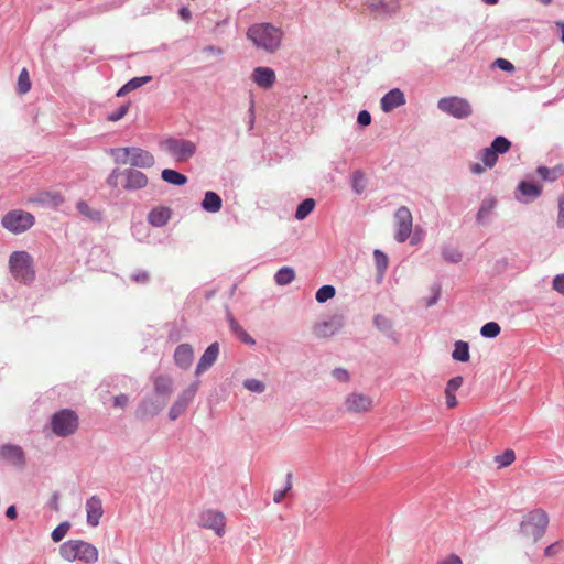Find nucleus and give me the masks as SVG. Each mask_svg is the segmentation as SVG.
<instances>
[{"mask_svg":"<svg viewBox=\"0 0 564 564\" xmlns=\"http://www.w3.org/2000/svg\"><path fill=\"white\" fill-rule=\"evenodd\" d=\"M282 35L281 29L270 23H256L247 31V37L253 45L268 53H274L280 48Z\"/></svg>","mask_w":564,"mask_h":564,"instance_id":"f257e3e1","label":"nucleus"},{"mask_svg":"<svg viewBox=\"0 0 564 564\" xmlns=\"http://www.w3.org/2000/svg\"><path fill=\"white\" fill-rule=\"evenodd\" d=\"M59 555L67 562L80 561L85 564H95L98 562L99 552L91 543L76 539L62 543Z\"/></svg>","mask_w":564,"mask_h":564,"instance_id":"f03ea898","label":"nucleus"},{"mask_svg":"<svg viewBox=\"0 0 564 564\" xmlns=\"http://www.w3.org/2000/svg\"><path fill=\"white\" fill-rule=\"evenodd\" d=\"M9 271L12 278L25 285L35 280V270L32 256L26 251H13L9 256Z\"/></svg>","mask_w":564,"mask_h":564,"instance_id":"7ed1b4c3","label":"nucleus"},{"mask_svg":"<svg viewBox=\"0 0 564 564\" xmlns=\"http://www.w3.org/2000/svg\"><path fill=\"white\" fill-rule=\"evenodd\" d=\"M547 524V513L543 509H534L523 517L520 530L524 536L531 538L533 542H536L544 535Z\"/></svg>","mask_w":564,"mask_h":564,"instance_id":"20e7f679","label":"nucleus"},{"mask_svg":"<svg viewBox=\"0 0 564 564\" xmlns=\"http://www.w3.org/2000/svg\"><path fill=\"white\" fill-rule=\"evenodd\" d=\"M79 425V419L75 411L63 409L51 417V427L55 435L66 437L74 434Z\"/></svg>","mask_w":564,"mask_h":564,"instance_id":"39448f33","label":"nucleus"},{"mask_svg":"<svg viewBox=\"0 0 564 564\" xmlns=\"http://www.w3.org/2000/svg\"><path fill=\"white\" fill-rule=\"evenodd\" d=\"M161 147L177 162L188 161L197 151V147L193 141L173 137L162 141Z\"/></svg>","mask_w":564,"mask_h":564,"instance_id":"423d86ee","label":"nucleus"},{"mask_svg":"<svg viewBox=\"0 0 564 564\" xmlns=\"http://www.w3.org/2000/svg\"><path fill=\"white\" fill-rule=\"evenodd\" d=\"M437 108L440 111L456 119H466L473 113L470 102L466 98L458 96H449L438 99Z\"/></svg>","mask_w":564,"mask_h":564,"instance_id":"0eeeda50","label":"nucleus"},{"mask_svg":"<svg viewBox=\"0 0 564 564\" xmlns=\"http://www.w3.org/2000/svg\"><path fill=\"white\" fill-rule=\"evenodd\" d=\"M35 218L31 213L14 209L8 212L1 218V225L12 234H22L34 225Z\"/></svg>","mask_w":564,"mask_h":564,"instance_id":"6e6552de","label":"nucleus"},{"mask_svg":"<svg viewBox=\"0 0 564 564\" xmlns=\"http://www.w3.org/2000/svg\"><path fill=\"white\" fill-rule=\"evenodd\" d=\"M511 148V142L503 135L496 137L491 144L479 152L481 162L488 169H492L497 162L499 154L507 153Z\"/></svg>","mask_w":564,"mask_h":564,"instance_id":"1a4fd4ad","label":"nucleus"},{"mask_svg":"<svg viewBox=\"0 0 564 564\" xmlns=\"http://www.w3.org/2000/svg\"><path fill=\"white\" fill-rule=\"evenodd\" d=\"M200 386V380L197 378L186 389H184L172 404L169 411V419L171 421L177 420L193 402Z\"/></svg>","mask_w":564,"mask_h":564,"instance_id":"9d476101","label":"nucleus"},{"mask_svg":"<svg viewBox=\"0 0 564 564\" xmlns=\"http://www.w3.org/2000/svg\"><path fill=\"white\" fill-rule=\"evenodd\" d=\"M395 232L394 239L397 242H404L409 239L413 227V217L411 210L406 206L399 207L394 213Z\"/></svg>","mask_w":564,"mask_h":564,"instance_id":"9b49d317","label":"nucleus"},{"mask_svg":"<svg viewBox=\"0 0 564 564\" xmlns=\"http://www.w3.org/2000/svg\"><path fill=\"white\" fill-rule=\"evenodd\" d=\"M373 400L370 395L361 392H350L346 395L343 408L349 414H365L371 411Z\"/></svg>","mask_w":564,"mask_h":564,"instance_id":"f8f14e48","label":"nucleus"},{"mask_svg":"<svg viewBox=\"0 0 564 564\" xmlns=\"http://www.w3.org/2000/svg\"><path fill=\"white\" fill-rule=\"evenodd\" d=\"M166 406L161 400L149 394L145 395L135 409V417L144 421L154 417Z\"/></svg>","mask_w":564,"mask_h":564,"instance_id":"ddd939ff","label":"nucleus"},{"mask_svg":"<svg viewBox=\"0 0 564 564\" xmlns=\"http://www.w3.org/2000/svg\"><path fill=\"white\" fill-rule=\"evenodd\" d=\"M225 516L220 511L205 510L199 516V525L215 531L218 536L225 534Z\"/></svg>","mask_w":564,"mask_h":564,"instance_id":"4468645a","label":"nucleus"},{"mask_svg":"<svg viewBox=\"0 0 564 564\" xmlns=\"http://www.w3.org/2000/svg\"><path fill=\"white\" fill-rule=\"evenodd\" d=\"M153 392L151 395L167 404L173 393V379L167 375L153 376Z\"/></svg>","mask_w":564,"mask_h":564,"instance_id":"2eb2a0df","label":"nucleus"},{"mask_svg":"<svg viewBox=\"0 0 564 564\" xmlns=\"http://www.w3.org/2000/svg\"><path fill=\"white\" fill-rule=\"evenodd\" d=\"M122 176L124 177V182L121 186L126 191L142 189L149 183L148 176L137 169L129 167L122 170Z\"/></svg>","mask_w":564,"mask_h":564,"instance_id":"dca6fc26","label":"nucleus"},{"mask_svg":"<svg viewBox=\"0 0 564 564\" xmlns=\"http://www.w3.org/2000/svg\"><path fill=\"white\" fill-rule=\"evenodd\" d=\"M85 510L87 524L91 528H96L99 524L100 519L104 514L101 499L97 495L89 497L86 500Z\"/></svg>","mask_w":564,"mask_h":564,"instance_id":"f3484780","label":"nucleus"},{"mask_svg":"<svg viewBox=\"0 0 564 564\" xmlns=\"http://www.w3.org/2000/svg\"><path fill=\"white\" fill-rule=\"evenodd\" d=\"M219 356V344L217 341L210 344L203 355L200 356L196 368H195V376L199 377L205 371H207L217 360Z\"/></svg>","mask_w":564,"mask_h":564,"instance_id":"a211bd4d","label":"nucleus"},{"mask_svg":"<svg viewBox=\"0 0 564 564\" xmlns=\"http://www.w3.org/2000/svg\"><path fill=\"white\" fill-rule=\"evenodd\" d=\"M343 326V318L334 316L328 321L316 323L313 327V333L318 338H326L335 335Z\"/></svg>","mask_w":564,"mask_h":564,"instance_id":"6ab92c4d","label":"nucleus"},{"mask_svg":"<svg viewBox=\"0 0 564 564\" xmlns=\"http://www.w3.org/2000/svg\"><path fill=\"white\" fill-rule=\"evenodd\" d=\"M0 457L18 468H23L25 466L24 452L18 445L7 444L1 446Z\"/></svg>","mask_w":564,"mask_h":564,"instance_id":"aec40b11","label":"nucleus"},{"mask_svg":"<svg viewBox=\"0 0 564 564\" xmlns=\"http://www.w3.org/2000/svg\"><path fill=\"white\" fill-rule=\"evenodd\" d=\"M406 102L403 91L399 88L389 90L380 100V107L383 112H390L393 109L403 106Z\"/></svg>","mask_w":564,"mask_h":564,"instance_id":"412c9836","label":"nucleus"},{"mask_svg":"<svg viewBox=\"0 0 564 564\" xmlns=\"http://www.w3.org/2000/svg\"><path fill=\"white\" fill-rule=\"evenodd\" d=\"M400 0H367L366 3L370 11L377 15H391L400 7Z\"/></svg>","mask_w":564,"mask_h":564,"instance_id":"4be33fe9","label":"nucleus"},{"mask_svg":"<svg viewBox=\"0 0 564 564\" xmlns=\"http://www.w3.org/2000/svg\"><path fill=\"white\" fill-rule=\"evenodd\" d=\"M194 359V349L189 344H181L175 348L174 361L175 365L182 370L191 368Z\"/></svg>","mask_w":564,"mask_h":564,"instance_id":"5701e85b","label":"nucleus"},{"mask_svg":"<svg viewBox=\"0 0 564 564\" xmlns=\"http://www.w3.org/2000/svg\"><path fill=\"white\" fill-rule=\"evenodd\" d=\"M155 164L153 154L144 149L133 147L131 152L130 165L139 169H149Z\"/></svg>","mask_w":564,"mask_h":564,"instance_id":"b1692460","label":"nucleus"},{"mask_svg":"<svg viewBox=\"0 0 564 564\" xmlns=\"http://www.w3.org/2000/svg\"><path fill=\"white\" fill-rule=\"evenodd\" d=\"M252 80L261 88H270L275 82V73L270 67H256L251 75Z\"/></svg>","mask_w":564,"mask_h":564,"instance_id":"393cba45","label":"nucleus"},{"mask_svg":"<svg viewBox=\"0 0 564 564\" xmlns=\"http://www.w3.org/2000/svg\"><path fill=\"white\" fill-rule=\"evenodd\" d=\"M32 202L43 207L57 208L65 202V199L59 192L44 191L36 194V196L32 198Z\"/></svg>","mask_w":564,"mask_h":564,"instance_id":"a878e982","label":"nucleus"},{"mask_svg":"<svg viewBox=\"0 0 564 564\" xmlns=\"http://www.w3.org/2000/svg\"><path fill=\"white\" fill-rule=\"evenodd\" d=\"M518 191L523 197H517V199L523 204L532 202L542 194V187L539 184L527 181L519 183Z\"/></svg>","mask_w":564,"mask_h":564,"instance_id":"bb28decb","label":"nucleus"},{"mask_svg":"<svg viewBox=\"0 0 564 564\" xmlns=\"http://www.w3.org/2000/svg\"><path fill=\"white\" fill-rule=\"evenodd\" d=\"M227 322L230 332L239 338L243 344L253 346L256 340L243 329V327L235 319L231 313H227Z\"/></svg>","mask_w":564,"mask_h":564,"instance_id":"cd10ccee","label":"nucleus"},{"mask_svg":"<svg viewBox=\"0 0 564 564\" xmlns=\"http://www.w3.org/2000/svg\"><path fill=\"white\" fill-rule=\"evenodd\" d=\"M171 218V209L169 207H154L148 214V221L154 227H162L167 224Z\"/></svg>","mask_w":564,"mask_h":564,"instance_id":"c85d7f7f","label":"nucleus"},{"mask_svg":"<svg viewBox=\"0 0 564 564\" xmlns=\"http://www.w3.org/2000/svg\"><path fill=\"white\" fill-rule=\"evenodd\" d=\"M223 200L221 197L216 193L208 191L205 193L202 200V208L208 213H217L221 209Z\"/></svg>","mask_w":564,"mask_h":564,"instance_id":"c756f323","label":"nucleus"},{"mask_svg":"<svg viewBox=\"0 0 564 564\" xmlns=\"http://www.w3.org/2000/svg\"><path fill=\"white\" fill-rule=\"evenodd\" d=\"M496 205H497V200L495 197H492V196L486 197L481 202L479 209L477 212V215H476L477 223L485 224L489 219L490 214L495 209Z\"/></svg>","mask_w":564,"mask_h":564,"instance_id":"7c9ffc66","label":"nucleus"},{"mask_svg":"<svg viewBox=\"0 0 564 564\" xmlns=\"http://www.w3.org/2000/svg\"><path fill=\"white\" fill-rule=\"evenodd\" d=\"M76 209L80 215H83L84 217L91 221L100 223L102 220L101 212L91 208L85 200H78L76 203Z\"/></svg>","mask_w":564,"mask_h":564,"instance_id":"2f4dec72","label":"nucleus"},{"mask_svg":"<svg viewBox=\"0 0 564 564\" xmlns=\"http://www.w3.org/2000/svg\"><path fill=\"white\" fill-rule=\"evenodd\" d=\"M131 152H133V147L110 148L108 150L113 161L121 165L130 164Z\"/></svg>","mask_w":564,"mask_h":564,"instance_id":"473e14b6","label":"nucleus"},{"mask_svg":"<svg viewBox=\"0 0 564 564\" xmlns=\"http://www.w3.org/2000/svg\"><path fill=\"white\" fill-rule=\"evenodd\" d=\"M161 177L164 182L176 185V186H183L187 183V177L172 169H164L161 172Z\"/></svg>","mask_w":564,"mask_h":564,"instance_id":"72a5a7b5","label":"nucleus"},{"mask_svg":"<svg viewBox=\"0 0 564 564\" xmlns=\"http://www.w3.org/2000/svg\"><path fill=\"white\" fill-rule=\"evenodd\" d=\"M452 357L454 360L466 362L470 358L469 354V345L467 341L457 340L454 345V350L452 352Z\"/></svg>","mask_w":564,"mask_h":564,"instance_id":"f704fd0d","label":"nucleus"},{"mask_svg":"<svg viewBox=\"0 0 564 564\" xmlns=\"http://www.w3.org/2000/svg\"><path fill=\"white\" fill-rule=\"evenodd\" d=\"M295 279V272L291 267H282L274 274L278 285H288Z\"/></svg>","mask_w":564,"mask_h":564,"instance_id":"c9c22d12","label":"nucleus"},{"mask_svg":"<svg viewBox=\"0 0 564 564\" xmlns=\"http://www.w3.org/2000/svg\"><path fill=\"white\" fill-rule=\"evenodd\" d=\"M373 324L380 332L384 333L388 337L393 336V325L388 317L381 314H377L373 317Z\"/></svg>","mask_w":564,"mask_h":564,"instance_id":"e433bc0d","label":"nucleus"},{"mask_svg":"<svg viewBox=\"0 0 564 564\" xmlns=\"http://www.w3.org/2000/svg\"><path fill=\"white\" fill-rule=\"evenodd\" d=\"M315 207V200L313 198H306L302 200L295 210V218L297 220L305 219L314 209Z\"/></svg>","mask_w":564,"mask_h":564,"instance_id":"4c0bfd02","label":"nucleus"},{"mask_svg":"<svg viewBox=\"0 0 564 564\" xmlns=\"http://www.w3.org/2000/svg\"><path fill=\"white\" fill-rule=\"evenodd\" d=\"M373 260H375V264H376L378 274L380 276H383V274L387 271L388 263H389L388 256L383 251L376 249L373 251Z\"/></svg>","mask_w":564,"mask_h":564,"instance_id":"58836bf2","label":"nucleus"},{"mask_svg":"<svg viewBox=\"0 0 564 564\" xmlns=\"http://www.w3.org/2000/svg\"><path fill=\"white\" fill-rule=\"evenodd\" d=\"M536 173L542 180L549 181V182H554L561 176V169L560 167L549 169L546 166H539L536 169Z\"/></svg>","mask_w":564,"mask_h":564,"instance_id":"ea45409f","label":"nucleus"},{"mask_svg":"<svg viewBox=\"0 0 564 564\" xmlns=\"http://www.w3.org/2000/svg\"><path fill=\"white\" fill-rule=\"evenodd\" d=\"M336 294V290L333 285L330 284H326V285H323L321 286L316 294H315V299L318 303H325L327 302L328 300L333 299Z\"/></svg>","mask_w":564,"mask_h":564,"instance_id":"a19ab883","label":"nucleus"},{"mask_svg":"<svg viewBox=\"0 0 564 564\" xmlns=\"http://www.w3.org/2000/svg\"><path fill=\"white\" fill-rule=\"evenodd\" d=\"M501 332V328L496 322H488L484 324L480 328V335L485 338H496Z\"/></svg>","mask_w":564,"mask_h":564,"instance_id":"79ce46f5","label":"nucleus"},{"mask_svg":"<svg viewBox=\"0 0 564 564\" xmlns=\"http://www.w3.org/2000/svg\"><path fill=\"white\" fill-rule=\"evenodd\" d=\"M442 256L445 261L451 263H458L463 258V254L458 249L451 247H443Z\"/></svg>","mask_w":564,"mask_h":564,"instance_id":"37998d69","label":"nucleus"},{"mask_svg":"<svg viewBox=\"0 0 564 564\" xmlns=\"http://www.w3.org/2000/svg\"><path fill=\"white\" fill-rule=\"evenodd\" d=\"M70 529L68 521L61 522L51 533V538L54 542L62 541Z\"/></svg>","mask_w":564,"mask_h":564,"instance_id":"c03bdc74","label":"nucleus"},{"mask_svg":"<svg viewBox=\"0 0 564 564\" xmlns=\"http://www.w3.org/2000/svg\"><path fill=\"white\" fill-rule=\"evenodd\" d=\"M31 89V82L29 78V73L25 68H23L18 78V90L20 94H26Z\"/></svg>","mask_w":564,"mask_h":564,"instance_id":"a18cd8bd","label":"nucleus"},{"mask_svg":"<svg viewBox=\"0 0 564 564\" xmlns=\"http://www.w3.org/2000/svg\"><path fill=\"white\" fill-rule=\"evenodd\" d=\"M243 387L247 390L254 393H262L265 390V384L262 381L254 378L246 379L243 381Z\"/></svg>","mask_w":564,"mask_h":564,"instance_id":"49530a36","label":"nucleus"},{"mask_svg":"<svg viewBox=\"0 0 564 564\" xmlns=\"http://www.w3.org/2000/svg\"><path fill=\"white\" fill-rule=\"evenodd\" d=\"M516 459L514 452L512 449H506L501 455L496 457V462L499 467H507L511 465Z\"/></svg>","mask_w":564,"mask_h":564,"instance_id":"de8ad7c7","label":"nucleus"},{"mask_svg":"<svg viewBox=\"0 0 564 564\" xmlns=\"http://www.w3.org/2000/svg\"><path fill=\"white\" fill-rule=\"evenodd\" d=\"M291 488H292V474L288 473L285 487L283 489H280V490L274 492L273 501L275 503L282 502V500L284 499L286 494L291 490Z\"/></svg>","mask_w":564,"mask_h":564,"instance_id":"09e8293b","label":"nucleus"},{"mask_svg":"<svg viewBox=\"0 0 564 564\" xmlns=\"http://www.w3.org/2000/svg\"><path fill=\"white\" fill-rule=\"evenodd\" d=\"M129 108H130V102H126V104L121 105L119 108H117L116 110H113L112 112H110L107 116V119L111 122L119 121L127 115Z\"/></svg>","mask_w":564,"mask_h":564,"instance_id":"8fccbe9b","label":"nucleus"},{"mask_svg":"<svg viewBox=\"0 0 564 564\" xmlns=\"http://www.w3.org/2000/svg\"><path fill=\"white\" fill-rule=\"evenodd\" d=\"M152 80V76H141V77H133L130 80H128L126 84L128 85L127 88L130 89V91L135 90L137 88L150 83Z\"/></svg>","mask_w":564,"mask_h":564,"instance_id":"3c124183","label":"nucleus"},{"mask_svg":"<svg viewBox=\"0 0 564 564\" xmlns=\"http://www.w3.org/2000/svg\"><path fill=\"white\" fill-rule=\"evenodd\" d=\"M120 176H122V171L120 169H113L106 180L107 185L111 188H117L119 186Z\"/></svg>","mask_w":564,"mask_h":564,"instance_id":"603ef678","label":"nucleus"},{"mask_svg":"<svg viewBox=\"0 0 564 564\" xmlns=\"http://www.w3.org/2000/svg\"><path fill=\"white\" fill-rule=\"evenodd\" d=\"M463 381L464 379L462 376L453 377L452 379L448 380L445 388V392L455 393L462 387Z\"/></svg>","mask_w":564,"mask_h":564,"instance_id":"864d4df0","label":"nucleus"},{"mask_svg":"<svg viewBox=\"0 0 564 564\" xmlns=\"http://www.w3.org/2000/svg\"><path fill=\"white\" fill-rule=\"evenodd\" d=\"M332 376L339 382H348L350 380V375L345 368H335L332 371Z\"/></svg>","mask_w":564,"mask_h":564,"instance_id":"5fc2aeb1","label":"nucleus"},{"mask_svg":"<svg viewBox=\"0 0 564 564\" xmlns=\"http://www.w3.org/2000/svg\"><path fill=\"white\" fill-rule=\"evenodd\" d=\"M432 292H433L432 296H430L425 302V305L427 307L435 305L437 303V301L440 300L441 285L438 283H434L432 286Z\"/></svg>","mask_w":564,"mask_h":564,"instance_id":"6e6d98bb","label":"nucleus"},{"mask_svg":"<svg viewBox=\"0 0 564 564\" xmlns=\"http://www.w3.org/2000/svg\"><path fill=\"white\" fill-rule=\"evenodd\" d=\"M131 280L135 283L145 284L149 282L150 275L145 270H138L131 274Z\"/></svg>","mask_w":564,"mask_h":564,"instance_id":"4d7b16f0","label":"nucleus"},{"mask_svg":"<svg viewBox=\"0 0 564 564\" xmlns=\"http://www.w3.org/2000/svg\"><path fill=\"white\" fill-rule=\"evenodd\" d=\"M562 545H563L562 541H556L555 543H552L544 550V556H546V557L555 556L556 554H558L562 551V549H563Z\"/></svg>","mask_w":564,"mask_h":564,"instance_id":"13d9d810","label":"nucleus"},{"mask_svg":"<svg viewBox=\"0 0 564 564\" xmlns=\"http://www.w3.org/2000/svg\"><path fill=\"white\" fill-rule=\"evenodd\" d=\"M357 122L361 127L369 126L371 123V115H370V112L367 111V110L359 111L358 116H357Z\"/></svg>","mask_w":564,"mask_h":564,"instance_id":"bf43d9fd","label":"nucleus"},{"mask_svg":"<svg viewBox=\"0 0 564 564\" xmlns=\"http://www.w3.org/2000/svg\"><path fill=\"white\" fill-rule=\"evenodd\" d=\"M556 225L558 228H564V195L558 197V215Z\"/></svg>","mask_w":564,"mask_h":564,"instance_id":"052dcab7","label":"nucleus"},{"mask_svg":"<svg viewBox=\"0 0 564 564\" xmlns=\"http://www.w3.org/2000/svg\"><path fill=\"white\" fill-rule=\"evenodd\" d=\"M129 403V397L120 393L113 398V406L124 409Z\"/></svg>","mask_w":564,"mask_h":564,"instance_id":"680f3d73","label":"nucleus"},{"mask_svg":"<svg viewBox=\"0 0 564 564\" xmlns=\"http://www.w3.org/2000/svg\"><path fill=\"white\" fill-rule=\"evenodd\" d=\"M359 180H362V174L359 171H356L352 176V188L357 194H360L364 191V186L360 185Z\"/></svg>","mask_w":564,"mask_h":564,"instance_id":"e2e57ef3","label":"nucleus"},{"mask_svg":"<svg viewBox=\"0 0 564 564\" xmlns=\"http://www.w3.org/2000/svg\"><path fill=\"white\" fill-rule=\"evenodd\" d=\"M553 289L564 294V274H558L553 279Z\"/></svg>","mask_w":564,"mask_h":564,"instance_id":"0e129e2a","label":"nucleus"},{"mask_svg":"<svg viewBox=\"0 0 564 564\" xmlns=\"http://www.w3.org/2000/svg\"><path fill=\"white\" fill-rule=\"evenodd\" d=\"M495 64L505 72H512L514 69V66L511 62L505 59V58H498L496 59Z\"/></svg>","mask_w":564,"mask_h":564,"instance_id":"69168bd1","label":"nucleus"},{"mask_svg":"<svg viewBox=\"0 0 564 564\" xmlns=\"http://www.w3.org/2000/svg\"><path fill=\"white\" fill-rule=\"evenodd\" d=\"M436 564H463V562L458 555L451 554L445 558L438 561Z\"/></svg>","mask_w":564,"mask_h":564,"instance_id":"338daca9","label":"nucleus"},{"mask_svg":"<svg viewBox=\"0 0 564 564\" xmlns=\"http://www.w3.org/2000/svg\"><path fill=\"white\" fill-rule=\"evenodd\" d=\"M486 169H488V167H487V166H485V164H484V163L475 162V163H471V164L469 165V170H470V172H471L473 174H475V175H480V174H482V173L486 171Z\"/></svg>","mask_w":564,"mask_h":564,"instance_id":"774afa93","label":"nucleus"}]
</instances>
